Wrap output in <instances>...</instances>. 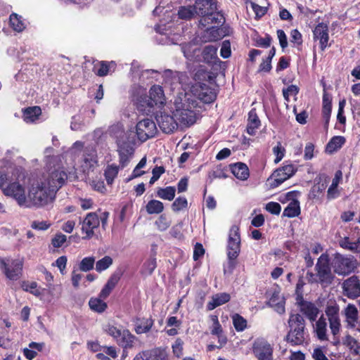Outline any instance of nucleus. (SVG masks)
<instances>
[{
	"label": "nucleus",
	"instance_id": "nucleus-1",
	"mask_svg": "<svg viewBox=\"0 0 360 360\" xmlns=\"http://www.w3.org/2000/svg\"><path fill=\"white\" fill-rule=\"evenodd\" d=\"M174 105V115L179 124L189 126L195 122V113L193 110L197 104L194 100L185 96L184 100L181 98L176 99Z\"/></svg>",
	"mask_w": 360,
	"mask_h": 360
},
{
	"label": "nucleus",
	"instance_id": "nucleus-2",
	"mask_svg": "<svg viewBox=\"0 0 360 360\" xmlns=\"http://www.w3.org/2000/svg\"><path fill=\"white\" fill-rule=\"evenodd\" d=\"M288 326L290 330L286 337L287 341L294 345L303 344L308 337L304 318L299 314H291Z\"/></svg>",
	"mask_w": 360,
	"mask_h": 360
},
{
	"label": "nucleus",
	"instance_id": "nucleus-3",
	"mask_svg": "<svg viewBox=\"0 0 360 360\" xmlns=\"http://www.w3.org/2000/svg\"><path fill=\"white\" fill-rule=\"evenodd\" d=\"M240 241L239 226L233 225L229 229L226 244V255L230 273L235 268L236 260L240 254Z\"/></svg>",
	"mask_w": 360,
	"mask_h": 360
},
{
	"label": "nucleus",
	"instance_id": "nucleus-4",
	"mask_svg": "<svg viewBox=\"0 0 360 360\" xmlns=\"http://www.w3.org/2000/svg\"><path fill=\"white\" fill-rule=\"evenodd\" d=\"M23 266L21 259L0 258V269L7 278L16 281L20 278Z\"/></svg>",
	"mask_w": 360,
	"mask_h": 360
},
{
	"label": "nucleus",
	"instance_id": "nucleus-5",
	"mask_svg": "<svg viewBox=\"0 0 360 360\" xmlns=\"http://www.w3.org/2000/svg\"><path fill=\"white\" fill-rule=\"evenodd\" d=\"M55 193L56 192L52 193L46 183H42L41 185L37 183L32 185L29 191V198L34 202H47L54 200Z\"/></svg>",
	"mask_w": 360,
	"mask_h": 360
},
{
	"label": "nucleus",
	"instance_id": "nucleus-6",
	"mask_svg": "<svg viewBox=\"0 0 360 360\" xmlns=\"http://www.w3.org/2000/svg\"><path fill=\"white\" fill-rule=\"evenodd\" d=\"M316 275L321 283L330 284L333 279V275L329 264L327 254H322L316 264Z\"/></svg>",
	"mask_w": 360,
	"mask_h": 360
},
{
	"label": "nucleus",
	"instance_id": "nucleus-7",
	"mask_svg": "<svg viewBox=\"0 0 360 360\" xmlns=\"http://www.w3.org/2000/svg\"><path fill=\"white\" fill-rule=\"evenodd\" d=\"M252 352L258 360H274V347L267 340L258 338L252 345Z\"/></svg>",
	"mask_w": 360,
	"mask_h": 360
},
{
	"label": "nucleus",
	"instance_id": "nucleus-8",
	"mask_svg": "<svg viewBox=\"0 0 360 360\" xmlns=\"http://www.w3.org/2000/svg\"><path fill=\"white\" fill-rule=\"evenodd\" d=\"M356 260L352 257L338 255L333 262V269L339 275H347L356 269Z\"/></svg>",
	"mask_w": 360,
	"mask_h": 360
},
{
	"label": "nucleus",
	"instance_id": "nucleus-9",
	"mask_svg": "<svg viewBox=\"0 0 360 360\" xmlns=\"http://www.w3.org/2000/svg\"><path fill=\"white\" fill-rule=\"evenodd\" d=\"M136 128L137 136L141 141L153 137L157 132L155 123L148 118L139 121Z\"/></svg>",
	"mask_w": 360,
	"mask_h": 360
},
{
	"label": "nucleus",
	"instance_id": "nucleus-10",
	"mask_svg": "<svg viewBox=\"0 0 360 360\" xmlns=\"http://www.w3.org/2000/svg\"><path fill=\"white\" fill-rule=\"evenodd\" d=\"M68 176L65 171L60 168L54 169L49 174L46 184L53 192H56L64 184Z\"/></svg>",
	"mask_w": 360,
	"mask_h": 360
},
{
	"label": "nucleus",
	"instance_id": "nucleus-11",
	"mask_svg": "<svg viewBox=\"0 0 360 360\" xmlns=\"http://www.w3.org/2000/svg\"><path fill=\"white\" fill-rule=\"evenodd\" d=\"M339 309V306L336 304H333L327 306L325 311L328 319L331 333L334 336L339 333L341 326Z\"/></svg>",
	"mask_w": 360,
	"mask_h": 360
},
{
	"label": "nucleus",
	"instance_id": "nucleus-12",
	"mask_svg": "<svg viewBox=\"0 0 360 360\" xmlns=\"http://www.w3.org/2000/svg\"><path fill=\"white\" fill-rule=\"evenodd\" d=\"M156 120L160 129L166 134L173 132L179 124L174 115L172 116L166 112H160V115H158Z\"/></svg>",
	"mask_w": 360,
	"mask_h": 360
},
{
	"label": "nucleus",
	"instance_id": "nucleus-13",
	"mask_svg": "<svg viewBox=\"0 0 360 360\" xmlns=\"http://www.w3.org/2000/svg\"><path fill=\"white\" fill-rule=\"evenodd\" d=\"M344 293L349 298L360 296V282L357 276H353L345 280L342 284Z\"/></svg>",
	"mask_w": 360,
	"mask_h": 360
},
{
	"label": "nucleus",
	"instance_id": "nucleus-14",
	"mask_svg": "<svg viewBox=\"0 0 360 360\" xmlns=\"http://www.w3.org/2000/svg\"><path fill=\"white\" fill-rule=\"evenodd\" d=\"M314 41H319L321 51H324L328 46V27L326 24L319 23L313 30Z\"/></svg>",
	"mask_w": 360,
	"mask_h": 360
},
{
	"label": "nucleus",
	"instance_id": "nucleus-15",
	"mask_svg": "<svg viewBox=\"0 0 360 360\" xmlns=\"http://www.w3.org/2000/svg\"><path fill=\"white\" fill-rule=\"evenodd\" d=\"M3 193L7 196L13 198L18 202H24L25 200V188L19 183L13 182L3 189Z\"/></svg>",
	"mask_w": 360,
	"mask_h": 360
},
{
	"label": "nucleus",
	"instance_id": "nucleus-16",
	"mask_svg": "<svg viewBox=\"0 0 360 360\" xmlns=\"http://www.w3.org/2000/svg\"><path fill=\"white\" fill-rule=\"evenodd\" d=\"M99 219L95 213H89L84 219L82 230L83 233H86L84 238H90L94 235V230L99 226Z\"/></svg>",
	"mask_w": 360,
	"mask_h": 360
},
{
	"label": "nucleus",
	"instance_id": "nucleus-17",
	"mask_svg": "<svg viewBox=\"0 0 360 360\" xmlns=\"http://www.w3.org/2000/svg\"><path fill=\"white\" fill-rule=\"evenodd\" d=\"M194 91L198 99L206 103H211L216 98L214 90L205 84L196 85Z\"/></svg>",
	"mask_w": 360,
	"mask_h": 360
},
{
	"label": "nucleus",
	"instance_id": "nucleus-18",
	"mask_svg": "<svg viewBox=\"0 0 360 360\" xmlns=\"http://www.w3.org/2000/svg\"><path fill=\"white\" fill-rule=\"evenodd\" d=\"M209 11L204 10V8L200 6H188L179 7L177 15L181 20H189L193 18L195 15H205Z\"/></svg>",
	"mask_w": 360,
	"mask_h": 360
},
{
	"label": "nucleus",
	"instance_id": "nucleus-19",
	"mask_svg": "<svg viewBox=\"0 0 360 360\" xmlns=\"http://www.w3.org/2000/svg\"><path fill=\"white\" fill-rule=\"evenodd\" d=\"M165 96L162 86L159 85H153L149 91L148 106H161L165 103Z\"/></svg>",
	"mask_w": 360,
	"mask_h": 360
},
{
	"label": "nucleus",
	"instance_id": "nucleus-20",
	"mask_svg": "<svg viewBox=\"0 0 360 360\" xmlns=\"http://www.w3.org/2000/svg\"><path fill=\"white\" fill-rule=\"evenodd\" d=\"M137 341L138 338L128 329H123L120 337L117 338L116 342L122 347L124 351L134 347Z\"/></svg>",
	"mask_w": 360,
	"mask_h": 360
},
{
	"label": "nucleus",
	"instance_id": "nucleus-21",
	"mask_svg": "<svg viewBox=\"0 0 360 360\" xmlns=\"http://www.w3.org/2000/svg\"><path fill=\"white\" fill-rule=\"evenodd\" d=\"M183 73L179 72H173L171 70H166L163 73L164 84L169 86L172 89L180 84Z\"/></svg>",
	"mask_w": 360,
	"mask_h": 360
},
{
	"label": "nucleus",
	"instance_id": "nucleus-22",
	"mask_svg": "<svg viewBox=\"0 0 360 360\" xmlns=\"http://www.w3.org/2000/svg\"><path fill=\"white\" fill-rule=\"evenodd\" d=\"M134 323L135 333L140 335L150 331L153 326L154 321L150 318H136Z\"/></svg>",
	"mask_w": 360,
	"mask_h": 360
},
{
	"label": "nucleus",
	"instance_id": "nucleus-23",
	"mask_svg": "<svg viewBox=\"0 0 360 360\" xmlns=\"http://www.w3.org/2000/svg\"><path fill=\"white\" fill-rule=\"evenodd\" d=\"M300 308L301 312L311 321H315L319 312L314 304L307 301H302L300 303Z\"/></svg>",
	"mask_w": 360,
	"mask_h": 360
},
{
	"label": "nucleus",
	"instance_id": "nucleus-24",
	"mask_svg": "<svg viewBox=\"0 0 360 360\" xmlns=\"http://www.w3.org/2000/svg\"><path fill=\"white\" fill-rule=\"evenodd\" d=\"M261 126V122L257 115L256 110L252 109L248 113L247 132L250 135H255L257 129Z\"/></svg>",
	"mask_w": 360,
	"mask_h": 360
},
{
	"label": "nucleus",
	"instance_id": "nucleus-25",
	"mask_svg": "<svg viewBox=\"0 0 360 360\" xmlns=\"http://www.w3.org/2000/svg\"><path fill=\"white\" fill-rule=\"evenodd\" d=\"M339 244L344 249L355 253L360 252V236L356 240H354L350 237H344L340 240Z\"/></svg>",
	"mask_w": 360,
	"mask_h": 360
},
{
	"label": "nucleus",
	"instance_id": "nucleus-26",
	"mask_svg": "<svg viewBox=\"0 0 360 360\" xmlns=\"http://www.w3.org/2000/svg\"><path fill=\"white\" fill-rule=\"evenodd\" d=\"M230 298V295L226 292L216 294L212 297L211 301L207 303V309L213 310L216 307L228 302Z\"/></svg>",
	"mask_w": 360,
	"mask_h": 360
},
{
	"label": "nucleus",
	"instance_id": "nucleus-27",
	"mask_svg": "<svg viewBox=\"0 0 360 360\" xmlns=\"http://www.w3.org/2000/svg\"><path fill=\"white\" fill-rule=\"evenodd\" d=\"M233 174L238 179L246 180L250 175L248 166L243 162H237L231 166Z\"/></svg>",
	"mask_w": 360,
	"mask_h": 360
},
{
	"label": "nucleus",
	"instance_id": "nucleus-28",
	"mask_svg": "<svg viewBox=\"0 0 360 360\" xmlns=\"http://www.w3.org/2000/svg\"><path fill=\"white\" fill-rule=\"evenodd\" d=\"M284 297L279 292H275L269 299V304L280 314L285 312Z\"/></svg>",
	"mask_w": 360,
	"mask_h": 360
},
{
	"label": "nucleus",
	"instance_id": "nucleus-29",
	"mask_svg": "<svg viewBox=\"0 0 360 360\" xmlns=\"http://www.w3.org/2000/svg\"><path fill=\"white\" fill-rule=\"evenodd\" d=\"M317 338L321 340H328L327 323L326 319L321 316L316 322L314 327Z\"/></svg>",
	"mask_w": 360,
	"mask_h": 360
},
{
	"label": "nucleus",
	"instance_id": "nucleus-30",
	"mask_svg": "<svg viewBox=\"0 0 360 360\" xmlns=\"http://www.w3.org/2000/svg\"><path fill=\"white\" fill-rule=\"evenodd\" d=\"M286 176L287 175H285V174L282 171V169L280 167L278 168L268 179V181L270 184V186L272 188L278 187L282 183H283L285 181L289 179Z\"/></svg>",
	"mask_w": 360,
	"mask_h": 360
},
{
	"label": "nucleus",
	"instance_id": "nucleus-31",
	"mask_svg": "<svg viewBox=\"0 0 360 360\" xmlns=\"http://www.w3.org/2000/svg\"><path fill=\"white\" fill-rule=\"evenodd\" d=\"M345 316L348 325L355 327L358 319V311L354 305L349 304L345 309Z\"/></svg>",
	"mask_w": 360,
	"mask_h": 360
},
{
	"label": "nucleus",
	"instance_id": "nucleus-32",
	"mask_svg": "<svg viewBox=\"0 0 360 360\" xmlns=\"http://www.w3.org/2000/svg\"><path fill=\"white\" fill-rule=\"evenodd\" d=\"M89 305L90 309L97 313H102L107 309V304L104 300L98 297H91L89 300Z\"/></svg>",
	"mask_w": 360,
	"mask_h": 360
},
{
	"label": "nucleus",
	"instance_id": "nucleus-33",
	"mask_svg": "<svg viewBox=\"0 0 360 360\" xmlns=\"http://www.w3.org/2000/svg\"><path fill=\"white\" fill-rule=\"evenodd\" d=\"M41 113V110L39 106L28 108L24 111L23 119L26 122H33Z\"/></svg>",
	"mask_w": 360,
	"mask_h": 360
},
{
	"label": "nucleus",
	"instance_id": "nucleus-34",
	"mask_svg": "<svg viewBox=\"0 0 360 360\" xmlns=\"http://www.w3.org/2000/svg\"><path fill=\"white\" fill-rule=\"evenodd\" d=\"M120 170V166L115 164L109 165L105 169L104 175L108 185H112L114 179L117 177Z\"/></svg>",
	"mask_w": 360,
	"mask_h": 360
},
{
	"label": "nucleus",
	"instance_id": "nucleus-35",
	"mask_svg": "<svg viewBox=\"0 0 360 360\" xmlns=\"http://www.w3.org/2000/svg\"><path fill=\"white\" fill-rule=\"evenodd\" d=\"M345 139L341 136H337L333 137L326 146V151L328 153H333L336 150L341 148L345 143Z\"/></svg>",
	"mask_w": 360,
	"mask_h": 360
},
{
	"label": "nucleus",
	"instance_id": "nucleus-36",
	"mask_svg": "<svg viewBox=\"0 0 360 360\" xmlns=\"http://www.w3.org/2000/svg\"><path fill=\"white\" fill-rule=\"evenodd\" d=\"M220 38L221 35L219 34V29L215 27L207 29L202 36V40L205 42L217 41Z\"/></svg>",
	"mask_w": 360,
	"mask_h": 360
},
{
	"label": "nucleus",
	"instance_id": "nucleus-37",
	"mask_svg": "<svg viewBox=\"0 0 360 360\" xmlns=\"http://www.w3.org/2000/svg\"><path fill=\"white\" fill-rule=\"evenodd\" d=\"M115 65L114 62L107 63L105 61H101L94 67L95 72L97 75L100 77L105 76L108 74L111 67Z\"/></svg>",
	"mask_w": 360,
	"mask_h": 360
},
{
	"label": "nucleus",
	"instance_id": "nucleus-38",
	"mask_svg": "<svg viewBox=\"0 0 360 360\" xmlns=\"http://www.w3.org/2000/svg\"><path fill=\"white\" fill-rule=\"evenodd\" d=\"M156 268V259L151 257L143 263L141 273L144 276L150 275Z\"/></svg>",
	"mask_w": 360,
	"mask_h": 360
},
{
	"label": "nucleus",
	"instance_id": "nucleus-39",
	"mask_svg": "<svg viewBox=\"0 0 360 360\" xmlns=\"http://www.w3.org/2000/svg\"><path fill=\"white\" fill-rule=\"evenodd\" d=\"M122 330L121 328L117 327L112 323H107L103 327L104 332L111 336L115 341L120 337Z\"/></svg>",
	"mask_w": 360,
	"mask_h": 360
},
{
	"label": "nucleus",
	"instance_id": "nucleus-40",
	"mask_svg": "<svg viewBox=\"0 0 360 360\" xmlns=\"http://www.w3.org/2000/svg\"><path fill=\"white\" fill-rule=\"evenodd\" d=\"M176 189L173 186H167L165 188H160L158 191V195L165 200H172L174 198Z\"/></svg>",
	"mask_w": 360,
	"mask_h": 360
},
{
	"label": "nucleus",
	"instance_id": "nucleus-41",
	"mask_svg": "<svg viewBox=\"0 0 360 360\" xmlns=\"http://www.w3.org/2000/svg\"><path fill=\"white\" fill-rule=\"evenodd\" d=\"M331 113V101L328 95L324 94L323 97V116L328 125Z\"/></svg>",
	"mask_w": 360,
	"mask_h": 360
},
{
	"label": "nucleus",
	"instance_id": "nucleus-42",
	"mask_svg": "<svg viewBox=\"0 0 360 360\" xmlns=\"http://www.w3.org/2000/svg\"><path fill=\"white\" fill-rule=\"evenodd\" d=\"M21 17L16 13H12L10 15V24L12 28L16 32H22L25 29L24 22L21 20Z\"/></svg>",
	"mask_w": 360,
	"mask_h": 360
},
{
	"label": "nucleus",
	"instance_id": "nucleus-43",
	"mask_svg": "<svg viewBox=\"0 0 360 360\" xmlns=\"http://www.w3.org/2000/svg\"><path fill=\"white\" fill-rule=\"evenodd\" d=\"M195 6H200L204 8V10L209 11L207 13L202 15L204 16V18L210 13H212L216 9V4L212 1V0H197Z\"/></svg>",
	"mask_w": 360,
	"mask_h": 360
},
{
	"label": "nucleus",
	"instance_id": "nucleus-44",
	"mask_svg": "<svg viewBox=\"0 0 360 360\" xmlns=\"http://www.w3.org/2000/svg\"><path fill=\"white\" fill-rule=\"evenodd\" d=\"M217 49L212 45L205 46L202 51L204 60L207 63H210L212 60L215 59L217 57Z\"/></svg>",
	"mask_w": 360,
	"mask_h": 360
},
{
	"label": "nucleus",
	"instance_id": "nucleus-45",
	"mask_svg": "<svg viewBox=\"0 0 360 360\" xmlns=\"http://www.w3.org/2000/svg\"><path fill=\"white\" fill-rule=\"evenodd\" d=\"M232 319L234 328L238 332L243 331L247 328V321L240 315L235 314Z\"/></svg>",
	"mask_w": 360,
	"mask_h": 360
},
{
	"label": "nucleus",
	"instance_id": "nucleus-46",
	"mask_svg": "<svg viewBox=\"0 0 360 360\" xmlns=\"http://www.w3.org/2000/svg\"><path fill=\"white\" fill-rule=\"evenodd\" d=\"M342 179V172L338 171L335 173V177L333 179L332 184L328 190V195L330 198H334L337 193V188Z\"/></svg>",
	"mask_w": 360,
	"mask_h": 360
},
{
	"label": "nucleus",
	"instance_id": "nucleus-47",
	"mask_svg": "<svg viewBox=\"0 0 360 360\" xmlns=\"http://www.w3.org/2000/svg\"><path fill=\"white\" fill-rule=\"evenodd\" d=\"M131 158V153L129 150L121 149L119 150L120 168H124L128 165Z\"/></svg>",
	"mask_w": 360,
	"mask_h": 360
},
{
	"label": "nucleus",
	"instance_id": "nucleus-48",
	"mask_svg": "<svg viewBox=\"0 0 360 360\" xmlns=\"http://www.w3.org/2000/svg\"><path fill=\"white\" fill-rule=\"evenodd\" d=\"M112 264V259L110 256H105L96 263V270L101 272L108 269Z\"/></svg>",
	"mask_w": 360,
	"mask_h": 360
},
{
	"label": "nucleus",
	"instance_id": "nucleus-49",
	"mask_svg": "<svg viewBox=\"0 0 360 360\" xmlns=\"http://www.w3.org/2000/svg\"><path fill=\"white\" fill-rule=\"evenodd\" d=\"M203 20L207 23H215L217 25H221L224 22V18L222 15L219 13H210L207 15Z\"/></svg>",
	"mask_w": 360,
	"mask_h": 360
},
{
	"label": "nucleus",
	"instance_id": "nucleus-50",
	"mask_svg": "<svg viewBox=\"0 0 360 360\" xmlns=\"http://www.w3.org/2000/svg\"><path fill=\"white\" fill-rule=\"evenodd\" d=\"M95 258L94 257H86L82 259L79 264V270L82 271H89L94 268Z\"/></svg>",
	"mask_w": 360,
	"mask_h": 360
},
{
	"label": "nucleus",
	"instance_id": "nucleus-51",
	"mask_svg": "<svg viewBox=\"0 0 360 360\" xmlns=\"http://www.w3.org/2000/svg\"><path fill=\"white\" fill-rule=\"evenodd\" d=\"M300 214V207L299 204H289L287 207L284 209L283 215L287 217H295Z\"/></svg>",
	"mask_w": 360,
	"mask_h": 360
},
{
	"label": "nucleus",
	"instance_id": "nucleus-52",
	"mask_svg": "<svg viewBox=\"0 0 360 360\" xmlns=\"http://www.w3.org/2000/svg\"><path fill=\"white\" fill-rule=\"evenodd\" d=\"M300 192L292 191L285 194L283 199H280L281 202H299Z\"/></svg>",
	"mask_w": 360,
	"mask_h": 360
},
{
	"label": "nucleus",
	"instance_id": "nucleus-53",
	"mask_svg": "<svg viewBox=\"0 0 360 360\" xmlns=\"http://www.w3.org/2000/svg\"><path fill=\"white\" fill-rule=\"evenodd\" d=\"M97 165V160L94 155H91L84 158V164L82 165L84 172H88L91 168Z\"/></svg>",
	"mask_w": 360,
	"mask_h": 360
},
{
	"label": "nucleus",
	"instance_id": "nucleus-54",
	"mask_svg": "<svg viewBox=\"0 0 360 360\" xmlns=\"http://www.w3.org/2000/svg\"><path fill=\"white\" fill-rule=\"evenodd\" d=\"M280 168L285 174V175H287L286 176H288L289 179L292 177L293 175H295V174L297 171V166L288 162H285L283 165Z\"/></svg>",
	"mask_w": 360,
	"mask_h": 360
},
{
	"label": "nucleus",
	"instance_id": "nucleus-55",
	"mask_svg": "<svg viewBox=\"0 0 360 360\" xmlns=\"http://www.w3.org/2000/svg\"><path fill=\"white\" fill-rule=\"evenodd\" d=\"M156 352V348L152 350H147L139 352L136 355L134 360H153Z\"/></svg>",
	"mask_w": 360,
	"mask_h": 360
},
{
	"label": "nucleus",
	"instance_id": "nucleus-56",
	"mask_svg": "<svg viewBox=\"0 0 360 360\" xmlns=\"http://www.w3.org/2000/svg\"><path fill=\"white\" fill-rule=\"evenodd\" d=\"M343 343L356 354V350L359 347L360 344L353 337L347 335L343 340Z\"/></svg>",
	"mask_w": 360,
	"mask_h": 360
},
{
	"label": "nucleus",
	"instance_id": "nucleus-57",
	"mask_svg": "<svg viewBox=\"0 0 360 360\" xmlns=\"http://www.w3.org/2000/svg\"><path fill=\"white\" fill-rule=\"evenodd\" d=\"M68 262V259L66 256H60L59 257L54 263H53V266H56L60 270L61 274H65V269Z\"/></svg>",
	"mask_w": 360,
	"mask_h": 360
},
{
	"label": "nucleus",
	"instance_id": "nucleus-58",
	"mask_svg": "<svg viewBox=\"0 0 360 360\" xmlns=\"http://www.w3.org/2000/svg\"><path fill=\"white\" fill-rule=\"evenodd\" d=\"M285 148L281 146V143H278L277 146L274 147L273 153L276 155L274 160L275 163H278L284 157Z\"/></svg>",
	"mask_w": 360,
	"mask_h": 360
},
{
	"label": "nucleus",
	"instance_id": "nucleus-59",
	"mask_svg": "<svg viewBox=\"0 0 360 360\" xmlns=\"http://www.w3.org/2000/svg\"><path fill=\"white\" fill-rule=\"evenodd\" d=\"M67 240L65 235L59 233L55 235L51 240V244L54 248H60Z\"/></svg>",
	"mask_w": 360,
	"mask_h": 360
},
{
	"label": "nucleus",
	"instance_id": "nucleus-60",
	"mask_svg": "<svg viewBox=\"0 0 360 360\" xmlns=\"http://www.w3.org/2000/svg\"><path fill=\"white\" fill-rule=\"evenodd\" d=\"M121 278V274L119 272H115L111 275V276L108 280L105 285L110 288V290H112L116 285L118 283L119 281Z\"/></svg>",
	"mask_w": 360,
	"mask_h": 360
},
{
	"label": "nucleus",
	"instance_id": "nucleus-61",
	"mask_svg": "<svg viewBox=\"0 0 360 360\" xmlns=\"http://www.w3.org/2000/svg\"><path fill=\"white\" fill-rule=\"evenodd\" d=\"M250 5L257 18H261L266 13L267 8L265 6H261L252 1L250 2Z\"/></svg>",
	"mask_w": 360,
	"mask_h": 360
},
{
	"label": "nucleus",
	"instance_id": "nucleus-62",
	"mask_svg": "<svg viewBox=\"0 0 360 360\" xmlns=\"http://www.w3.org/2000/svg\"><path fill=\"white\" fill-rule=\"evenodd\" d=\"M172 351L174 356L179 358L183 354V341L181 339H176L172 345Z\"/></svg>",
	"mask_w": 360,
	"mask_h": 360
},
{
	"label": "nucleus",
	"instance_id": "nucleus-63",
	"mask_svg": "<svg viewBox=\"0 0 360 360\" xmlns=\"http://www.w3.org/2000/svg\"><path fill=\"white\" fill-rule=\"evenodd\" d=\"M298 87L295 85H290L288 88L283 90V94L285 100L289 101L290 96H295L298 93Z\"/></svg>",
	"mask_w": 360,
	"mask_h": 360
},
{
	"label": "nucleus",
	"instance_id": "nucleus-64",
	"mask_svg": "<svg viewBox=\"0 0 360 360\" xmlns=\"http://www.w3.org/2000/svg\"><path fill=\"white\" fill-rule=\"evenodd\" d=\"M153 360H169V354L165 349L160 347L156 348V352Z\"/></svg>",
	"mask_w": 360,
	"mask_h": 360
}]
</instances>
